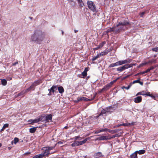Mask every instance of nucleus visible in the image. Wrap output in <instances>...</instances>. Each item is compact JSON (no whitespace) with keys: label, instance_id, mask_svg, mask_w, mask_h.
Masks as SVG:
<instances>
[{"label":"nucleus","instance_id":"72a5a7b5","mask_svg":"<svg viewBox=\"0 0 158 158\" xmlns=\"http://www.w3.org/2000/svg\"><path fill=\"white\" fill-rule=\"evenodd\" d=\"M106 42L105 41H103L102 43L100 44L98 46L100 48H102L103 45L106 44Z\"/></svg>","mask_w":158,"mask_h":158},{"label":"nucleus","instance_id":"f03ea898","mask_svg":"<svg viewBox=\"0 0 158 158\" xmlns=\"http://www.w3.org/2000/svg\"><path fill=\"white\" fill-rule=\"evenodd\" d=\"M45 33L40 30L35 31L32 35L31 39L32 41L36 43L40 44L44 39Z\"/></svg>","mask_w":158,"mask_h":158},{"label":"nucleus","instance_id":"412c9836","mask_svg":"<svg viewBox=\"0 0 158 158\" xmlns=\"http://www.w3.org/2000/svg\"><path fill=\"white\" fill-rule=\"evenodd\" d=\"M37 128V127H36L30 128L29 129L30 132L31 133H35L36 130Z\"/></svg>","mask_w":158,"mask_h":158},{"label":"nucleus","instance_id":"58836bf2","mask_svg":"<svg viewBox=\"0 0 158 158\" xmlns=\"http://www.w3.org/2000/svg\"><path fill=\"white\" fill-rule=\"evenodd\" d=\"M100 56H102L104 55H106V53L105 52V51L103 52L100 53L99 54Z\"/></svg>","mask_w":158,"mask_h":158},{"label":"nucleus","instance_id":"37998d69","mask_svg":"<svg viewBox=\"0 0 158 158\" xmlns=\"http://www.w3.org/2000/svg\"><path fill=\"white\" fill-rule=\"evenodd\" d=\"M103 88L105 89V91H106L109 88L106 85L103 87Z\"/></svg>","mask_w":158,"mask_h":158},{"label":"nucleus","instance_id":"0e129e2a","mask_svg":"<svg viewBox=\"0 0 158 158\" xmlns=\"http://www.w3.org/2000/svg\"><path fill=\"white\" fill-rule=\"evenodd\" d=\"M23 93L21 92V93H19L18 94V96H20L21 95H23Z\"/></svg>","mask_w":158,"mask_h":158},{"label":"nucleus","instance_id":"49530a36","mask_svg":"<svg viewBox=\"0 0 158 158\" xmlns=\"http://www.w3.org/2000/svg\"><path fill=\"white\" fill-rule=\"evenodd\" d=\"M104 91H105V89L104 88H103L102 89H100L99 90V93H102Z\"/></svg>","mask_w":158,"mask_h":158},{"label":"nucleus","instance_id":"423d86ee","mask_svg":"<svg viewBox=\"0 0 158 158\" xmlns=\"http://www.w3.org/2000/svg\"><path fill=\"white\" fill-rule=\"evenodd\" d=\"M41 117H42V119L44 118L46 122L47 123L51 122L52 120V115L51 114H47L46 116H43Z\"/></svg>","mask_w":158,"mask_h":158},{"label":"nucleus","instance_id":"338daca9","mask_svg":"<svg viewBox=\"0 0 158 158\" xmlns=\"http://www.w3.org/2000/svg\"><path fill=\"white\" fill-rule=\"evenodd\" d=\"M150 69H149V68L148 69H147L145 71L146 73H147L149 72H150Z\"/></svg>","mask_w":158,"mask_h":158},{"label":"nucleus","instance_id":"a19ab883","mask_svg":"<svg viewBox=\"0 0 158 158\" xmlns=\"http://www.w3.org/2000/svg\"><path fill=\"white\" fill-rule=\"evenodd\" d=\"M152 50L153 51L156 52L158 51V47H156V48H152Z\"/></svg>","mask_w":158,"mask_h":158},{"label":"nucleus","instance_id":"7ed1b4c3","mask_svg":"<svg viewBox=\"0 0 158 158\" xmlns=\"http://www.w3.org/2000/svg\"><path fill=\"white\" fill-rule=\"evenodd\" d=\"M135 65V64H127L117 68L116 70L117 71H118L119 72H120L127 69L132 67L134 65Z\"/></svg>","mask_w":158,"mask_h":158},{"label":"nucleus","instance_id":"5fc2aeb1","mask_svg":"<svg viewBox=\"0 0 158 158\" xmlns=\"http://www.w3.org/2000/svg\"><path fill=\"white\" fill-rule=\"evenodd\" d=\"M118 134H115L114 135L112 136V138H114L115 137H118Z\"/></svg>","mask_w":158,"mask_h":158},{"label":"nucleus","instance_id":"052dcab7","mask_svg":"<svg viewBox=\"0 0 158 158\" xmlns=\"http://www.w3.org/2000/svg\"><path fill=\"white\" fill-rule=\"evenodd\" d=\"M147 64H148V62H145V63H142V64L143 66L145 65H146Z\"/></svg>","mask_w":158,"mask_h":158},{"label":"nucleus","instance_id":"6e6552de","mask_svg":"<svg viewBox=\"0 0 158 158\" xmlns=\"http://www.w3.org/2000/svg\"><path fill=\"white\" fill-rule=\"evenodd\" d=\"M142 98L141 96H138L134 98V102L136 103H139L141 102Z\"/></svg>","mask_w":158,"mask_h":158},{"label":"nucleus","instance_id":"c03bdc74","mask_svg":"<svg viewBox=\"0 0 158 158\" xmlns=\"http://www.w3.org/2000/svg\"><path fill=\"white\" fill-rule=\"evenodd\" d=\"M139 79H139L133 81L132 82V83L134 84V83H139Z\"/></svg>","mask_w":158,"mask_h":158},{"label":"nucleus","instance_id":"f704fd0d","mask_svg":"<svg viewBox=\"0 0 158 158\" xmlns=\"http://www.w3.org/2000/svg\"><path fill=\"white\" fill-rule=\"evenodd\" d=\"M100 56L99 55V54H98L96 56L94 57L92 60V61H94L96 59H97V58H98Z\"/></svg>","mask_w":158,"mask_h":158},{"label":"nucleus","instance_id":"bf43d9fd","mask_svg":"<svg viewBox=\"0 0 158 158\" xmlns=\"http://www.w3.org/2000/svg\"><path fill=\"white\" fill-rule=\"evenodd\" d=\"M145 12H142V13H141L140 14V16L141 17H142L143 16V15H144V14H145Z\"/></svg>","mask_w":158,"mask_h":158},{"label":"nucleus","instance_id":"3c124183","mask_svg":"<svg viewBox=\"0 0 158 158\" xmlns=\"http://www.w3.org/2000/svg\"><path fill=\"white\" fill-rule=\"evenodd\" d=\"M88 70H89L88 68L86 67V68H85L84 71L86 73H87V72L88 71Z\"/></svg>","mask_w":158,"mask_h":158},{"label":"nucleus","instance_id":"09e8293b","mask_svg":"<svg viewBox=\"0 0 158 158\" xmlns=\"http://www.w3.org/2000/svg\"><path fill=\"white\" fill-rule=\"evenodd\" d=\"M111 50L110 49H107V50H106L105 51L106 54H107L108 53L110 52V51H111Z\"/></svg>","mask_w":158,"mask_h":158},{"label":"nucleus","instance_id":"ddd939ff","mask_svg":"<svg viewBox=\"0 0 158 158\" xmlns=\"http://www.w3.org/2000/svg\"><path fill=\"white\" fill-rule=\"evenodd\" d=\"M131 60V59H127L125 60H121L122 65L125 64H128L130 63Z\"/></svg>","mask_w":158,"mask_h":158},{"label":"nucleus","instance_id":"f8f14e48","mask_svg":"<svg viewBox=\"0 0 158 158\" xmlns=\"http://www.w3.org/2000/svg\"><path fill=\"white\" fill-rule=\"evenodd\" d=\"M89 139V138L88 137L86 139H84L83 140L81 141H78L79 145H81L84 144Z\"/></svg>","mask_w":158,"mask_h":158},{"label":"nucleus","instance_id":"7c9ffc66","mask_svg":"<svg viewBox=\"0 0 158 158\" xmlns=\"http://www.w3.org/2000/svg\"><path fill=\"white\" fill-rule=\"evenodd\" d=\"M145 152V151L144 150H140L138 151V153L139 154L141 155L144 153Z\"/></svg>","mask_w":158,"mask_h":158},{"label":"nucleus","instance_id":"680f3d73","mask_svg":"<svg viewBox=\"0 0 158 158\" xmlns=\"http://www.w3.org/2000/svg\"><path fill=\"white\" fill-rule=\"evenodd\" d=\"M145 73H146L145 71H144L140 72V74H143Z\"/></svg>","mask_w":158,"mask_h":158},{"label":"nucleus","instance_id":"c85d7f7f","mask_svg":"<svg viewBox=\"0 0 158 158\" xmlns=\"http://www.w3.org/2000/svg\"><path fill=\"white\" fill-rule=\"evenodd\" d=\"M106 112V109H103L102 110L101 113L99 114V115H103V114H105Z\"/></svg>","mask_w":158,"mask_h":158},{"label":"nucleus","instance_id":"f3484780","mask_svg":"<svg viewBox=\"0 0 158 158\" xmlns=\"http://www.w3.org/2000/svg\"><path fill=\"white\" fill-rule=\"evenodd\" d=\"M114 107L113 106H110L106 107L105 109L107 112H112L113 111H111V109H113Z\"/></svg>","mask_w":158,"mask_h":158},{"label":"nucleus","instance_id":"aec40b11","mask_svg":"<svg viewBox=\"0 0 158 158\" xmlns=\"http://www.w3.org/2000/svg\"><path fill=\"white\" fill-rule=\"evenodd\" d=\"M98 139L100 140H108V138L106 136H102L100 137Z\"/></svg>","mask_w":158,"mask_h":158},{"label":"nucleus","instance_id":"c9c22d12","mask_svg":"<svg viewBox=\"0 0 158 158\" xmlns=\"http://www.w3.org/2000/svg\"><path fill=\"white\" fill-rule=\"evenodd\" d=\"M82 75L83 76V78H85L87 75V73L83 71L82 73Z\"/></svg>","mask_w":158,"mask_h":158},{"label":"nucleus","instance_id":"774afa93","mask_svg":"<svg viewBox=\"0 0 158 158\" xmlns=\"http://www.w3.org/2000/svg\"><path fill=\"white\" fill-rule=\"evenodd\" d=\"M49 93L48 94V96H51L52 94V92H51L50 91H49Z\"/></svg>","mask_w":158,"mask_h":158},{"label":"nucleus","instance_id":"a211bd4d","mask_svg":"<svg viewBox=\"0 0 158 158\" xmlns=\"http://www.w3.org/2000/svg\"><path fill=\"white\" fill-rule=\"evenodd\" d=\"M42 117H39V118H37V119H33V123H37L39 122L40 121H41L42 120Z\"/></svg>","mask_w":158,"mask_h":158},{"label":"nucleus","instance_id":"4d7b16f0","mask_svg":"<svg viewBox=\"0 0 158 158\" xmlns=\"http://www.w3.org/2000/svg\"><path fill=\"white\" fill-rule=\"evenodd\" d=\"M116 81V80H114L113 81H111L110 82V83L112 84V85H113V84Z\"/></svg>","mask_w":158,"mask_h":158},{"label":"nucleus","instance_id":"dca6fc26","mask_svg":"<svg viewBox=\"0 0 158 158\" xmlns=\"http://www.w3.org/2000/svg\"><path fill=\"white\" fill-rule=\"evenodd\" d=\"M135 124V123L132 122L131 123H125L122 124V125L123 126H129L131 125L133 126Z\"/></svg>","mask_w":158,"mask_h":158},{"label":"nucleus","instance_id":"473e14b6","mask_svg":"<svg viewBox=\"0 0 158 158\" xmlns=\"http://www.w3.org/2000/svg\"><path fill=\"white\" fill-rule=\"evenodd\" d=\"M1 82L2 84L4 85H5L7 84L6 81L5 79L2 80Z\"/></svg>","mask_w":158,"mask_h":158},{"label":"nucleus","instance_id":"69168bd1","mask_svg":"<svg viewBox=\"0 0 158 158\" xmlns=\"http://www.w3.org/2000/svg\"><path fill=\"white\" fill-rule=\"evenodd\" d=\"M12 79V78L10 77H9L7 78V80H10Z\"/></svg>","mask_w":158,"mask_h":158},{"label":"nucleus","instance_id":"e2e57ef3","mask_svg":"<svg viewBox=\"0 0 158 158\" xmlns=\"http://www.w3.org/2000/svg\"><path fill=\"white\" fill-rule=\"evenodd\" d=\"M155 68V67L153 66H151L150 68H149V69H150V70H152L153 69H154Z\"/></svg>","mask_w":158,"mask_h":158},{"label":"nucleus","instance_id":"0eeeda50","mask_svg":"<svg viewBox=\"0 0 158 158\" xmlns=\"http://www.w3.org/2000/svg\"><path fill=\"white\" fill-rule=\"evenodd\" d=\"M122 65L121 60H119L114 63H112L110 64L109 66V68L113 67L115 66H120Z\"/></svg>","mask_w":158,"mask_h":158},{"label":"nucleus","instance_id":"4be33fe9","mask_svg":"<svg viewBox=\"0 0 158 158\" xmlns=\"http://www.w3.org/2000/svg\"><path fill=\"white\" fill-rule=\"evenodd\" d=\"M58 89L59 92L60 94H62L64 92V89L62 86L59 87Z\"/></svg>","mask_w":158,"mask_h":158},{"label":"nucleus","instance_id":"a878e982","mask_svg":"<svg viewBox=\"0 0 158 158\" xmlns=\"http://www.w3.org/2000/svg\"><path fill=\"white\" fill-rule=\"evenodd\" d=\"M108 129L107 128H104V129H102L99 130L97 132H96V133H98L101 132H103V131H108Z\"/></svg>","mask_w":158,"mask_h":158},{"label":"nucleus","instance_id":"e433bc0d","mask_svg":"<svg viewBox=\"0 0 158 158\" xmlns=\"http://www.w3.org/2000/svg\"><path fill=\"white\" fill-rule=\"evenodd\" d=\"M42 155L40 154L36 155L34 156L32 158H42Z\"/></svg>","mask_w":158,"mask_h":158},{"label":"nucleus","instance_id":"8fccbe9b","mask_svg":"<svg viewBox=\"0 0 158 158\" xmlns=\"http://www.w3.org/2000/svg\"><path fill=\"white\" fill-rule=\"evenodd\" d=\"M122 126V124H118V125H116V126H115L114 127V128H115V127H120V126Z\"/></svg>","mask_w":158,"mask_h":158},{"label":"nucleus","instance_id":"a18cd8bd","mask_svg":"<svg viewBox=\"0 0 158 158\" xmlns=\"http://www.w3.org/2000/svg\"><path fill=\"white\" fill-rule=\"evenodd\" d=\"M152 94H150L149 92H148L147 93H145V95L150 97Z\"/></svg>","mask_w":158,"mask_h":158},{"label":"nucleus","instance_id":"20e7f679","mask_svg":"<svg viewBox=\"0 0 158 158\" xmlns=\"http://www.w3.org/2000/svg\"><path fill=\"white\" fill-rule=\"evenodd\" d=\"M87 4L89 8L93 12H96V7L94 2L91 1H88Z\"/></svg>","mask_w":158,"mask_h":158},{"label":"nucleus","instance_id":"de8ad7c7","mask_svg":"<svg viewBox=\"0 0 158 158\" xmlns=\"http://www.w3.org/2000/svg\"><path fill=\"white\" fill-rule=\"evenodd\" d=\"M33 119H31L28 120V122L29 123V124H33Z\"/></svg>","mask_w":158,"mask_h":158},{"label":"nucleus","instance_id":"6e6d98bb","mask_svg":"<svg viewBox=\"0 0 158 158\" xmlns=\"http://www.w3.org/2000/svg\"><path fill=\"white\" fill-rule=\"evenodd\" d=\"M99 48H99V47L98 46L97 47L94 48L93 50L94 51L96 50H98Z\"/></svg>","mask_w":158,"mask_h":158},{"label":"nucleus","instance_id":"5701e85b","mask_svg":"<svg viewBox=\"0 0 158 158\" xmlns=\"http://www.w3.org/2000/svg\"><path fill=\"white\" fill-rule=\"evenodd\" d=\"M94 156L95 157V158H99L102 156V153L101 152H98L94 154Z\"/></svg>","mask_w":158,"mask_h":158},{"label":"nucleus","instance_id":"4c0bfd02","mask_svg":"<svg viewBox=\"0 0 158 158\" xmlns=\"http://www.w3.org/2000/svg\"><path fill=\"white\" fill-rule=\"evenodd\" d=\"M156 60H155L153 59L149 60L148 62V63H156Z\"/></svg>","mask_w":158,"mask_h":158},{"label":"nucleus","instance_id":"9b49d317","mask_svg":"<svg viewBox=\"0 0 158 158\" xmlns=\"http://www.w3.org/2000/svg\"><path fill=\"white\" fill-rule=\"evenodd\" d=\"M42 83V81L41 79H39L38 80L35 81L32 84L34 86H35L39 85L40 83Z\"/></svg>","mask_w":158,"mask_h":158},{"label":"nucleus","instance_id":"13d9d810","mask_svg":"<svg viewBox=\"0 0 158 158\" xmlns=\"http://www.w3.org/2000/svg\"><path fill=\"white\" fill-rule=\"evenodd\" d=\"M150 97H151V98H152V99H155V100H156V99H155V98H156L155 96H154V95H153L152 94H151V96Z\"/></svg>","mask_w":158,"mask_h":158},{"label":"nucleus","instance_id":"6ab92c4d","mask_svg":"<svg viewBox=\"0 0 158 158\" xmlns=\"http://www.w3.org/2000/svg\"><path fill=\"white\" fill-rule=\"evenodd\" d=\"M34 86L33 85V84H32V85L30 86L27 89H26V90L25 91V92L27 93V92H28L29 91L32 89H33V90H34Z\"/></svg>","mask_w":158,"mask_h":158},{"label":"nucleus","instance_id":"cd10ccee","mask_svg":"<svg viewBox=\"0 0 158 158\" xmlns=\"http://www.w3.org/2000/svg\"><path fill=\"white\" fill-rule=\"evenodd\" d=\"M9 126V124L8 123H6L4 125L2 128L1 130V131H3L4 129L6 127H8Z\"/></svg>","mask_w":158,"mask_h":158},{"label":"nucleus","instance_id":"c756f323","mask_svg":"<svg viewBox=\"0 0 158 158\" xmlns=\"http://www.w3.org/2000/svg\"><path fill=\"white\" fill-rule=\"evenodd\" d=\"M56 144H55L54 146H51V147H47V148H48L49 151L50 152L51 150H52L54 149L55 147Z\"/></svg>","mask_w":158,"mask_h":158},{"label":"nucleus","instance_id":"4468645a","mask_svg":"<svg viewBox=\"0 0 158 158\" xmlns=\"http://www.w3.org/2000/svg\"><path fill=\"white\" fill-rule=\"evenodd\" d=\"M121 130V129H115L114 130H111L110 129H108V131L110 133H111L112 134H114L117 132Z\"/></svg>","mask_w":158,"mask_h":158},{"label":"nucleus","instance_id":"2f4dec72","mask_svg":"<svg viewBox=\"0 0 158 158\" xmlns=\"http://www.w3.org/2000/svg\"><path fill=\"white\" fill-rule=\"evenodd\" d=\"M131 84L130 83L129 85L127 87H125V86H123L122 88V89H130L131 87Z\"/></svg>","mask_w":158,"mask_h":158},{"label":"nucleus","instance_id":"603ef678","mask_svg":"<svg viewBox=\"0 0 158 158\" xmlns=\"http://www.w3.org/2000/svg\"><path fill=\"white\" fill-rule=\"evenodd\" d=\"M18 64V62L17 61V62L13 63L12 64V65L13 66H15L16 64Z\"/></svg>","mask_w":158,"mask_h":158},{"label":"nucleus","instance_id":"79ce46f5","mask_svg":"<svg viewBox=\"0 0 158 158\" xmlns=\"http://www.w3.org/2000/svg\"><path fill=\"white\" fill-rule=\"evenodd\" d=\"M103 88L105 89V91H106L109 88L106 85L103 87Z\"/></svg>","mask_w":158,"mask_h":158},{"label":"nucleus","instance_id":"2eb2a0df","mask_svg":"<svg viewBox=\"0 0 158 158\" xmlns=\"http://www.w3.org/2000/svg\"><path fill=\"white\" fill-rule=\"evenodd\" d=\"M137 153L138 151H136L131 154L130 156L131 158H138Z\"/></svg>","mask_w":158,"mask_h":158},{"label":"nucleus","instance_id":"b1692460","mask_svg":"<svg viewBox=\"0 0 158 158\" xmlns=\"http://www.w3.org/2000/svg\"><path fill=\"white\" fill-rule=\"evenodd\" d=\"M79 144L78 141H74L73 143L72 144L71 146L72 147H75L79 146Z\"/></svg>","mask_w":158,"mask_h":158},{"label":"nucleus","instance_id":"39448f33","mask_svg":"<svg viewBox=\"0 0 158 158\" xmlns=\"http://www.w3.org/2000/svg\"><path fill=\"white\" fill-rule=\"evenodd\" d=\"M42 150L43 151V152L40 155H42V157L44 156H48L50 153L47 147H43L42 149Z\"/></svg>","mask_w":158,"mask_h":158},{"label":"nucleus","instance_id":"ea45409f","mask_svg":"<svg viewBox=\"0 0 158 158\" xmlns=\"http://www.w3.org/2000/svg\"><path fill=\"white\" fill-rule=\"evenodd\" d=\"M14 142L15 144H16L17 143L19 142V139L18 138H15L14 139Z\"/></svg>","mask_w":158,"mask_h":158},{"label":"nucleus","instance_id":"f257e3e1","mask_svg":"<svg viewBox=\"0 0 158 158\" xmlns=\"http://www.w3.org/2000/svg\"><path fill=\"white\" fill-rule=\"evenodd\" d=\"M130 25V23L126 20L120 22L116 26L109 28L107 30V33L114 32L115 33H118L122 30L124 31L127 28L125 26Z\"/></svg>","mask_w":158,"mask_h":158},{"label":"nucleus","instance_id":"bb28decb","mask_svg":"<svg viewBox=\"0 0 158 158\" xmlns=\"http://www.w3.org/2000/svg\"><path fill=\"white\" fill-rule=\"evenodd\" d=\"M146 93V92H145L144 91H143L141 92H139L138 93H137L136 96H137L139 95H145V93Z\"/></svg>","mask_w":158,"mask_h":158},{"label":"nucleus","instance_id":"9d476101","mask_svg":"<svg viewBox=\"0 0 158 158\" xmlns=\"http://www.w3.org/2000/svg\"><path fill=\"white\" fill-rule=\"evenodd\" d=\"M57 88V86L53 85L51 87V88L50 89H48V90L49 91H50L53 94L55 91V89H56Z\"/></svg>","mask_w":158,"mask_h":158},{"label":"nucleus","instance_id":"1a4fd4ad","mask_svg":"<svg viewBox=\"0 0 158 158\" xmlns=\"http://www.w3.org/2000/svg\"><path fill=\"white\" fill-rule=\"evenodd\" d=\"M87 98L84 97H78L77 98V100H75L74 102L75 103H77L80 101H82L83 100L85 101H87Z\"/></svg>","mask_w":158,"mask_h":158},{"label":"nucleus","instance_id":"864d4df0","mask_svg":"<svg viewBox=\"0 0 158 158\" xmlns=\"http://www.w3.org/2000/svg\"><path fill=\"white\" fill-rule=\"evenodd\" d=\"M106 85L109 88H110V87H111V86H112V84L110 83L109 84H108Z\"/></svg>","mask_w":158,"mask_h":158},{"label":"nucleus","instance_id":"393cba45","mask_svg":"<svg viewBox=\"0 0 158 158\" xmlns=\"http://www.w3.org/2000/svg\"><path fill=\"white\" fill-rule=\"evenodd\" d=\"M78 3L79 4V6L80 7H83L84 6V4L82 0H80L78 1Z\"/></svg>","mask_w":158,"mask_h":158}]
</instances>
